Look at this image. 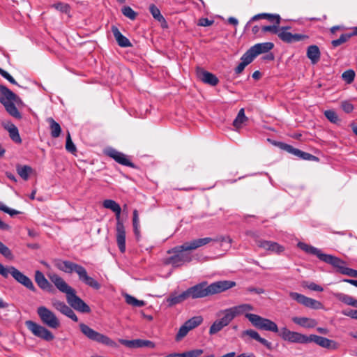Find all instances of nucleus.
<instances>
[{
    "label": "nucleus",
    "mask_w": 357,
    "mask_h": 357,
    "mask_svg": "<svg viewBox=\"0 0 357 357\" xmlns=\"http://www.w3.org/2000/svg\"><path fill=\"white\" fill-rule=\"evenodd\" d=\"M234 286H236V282L229 280H220L209 285H207L206 282H203L188 288L186 291L188 298L196 299L221 293Z\"/></svg>",
    "instance_id": "obj_1"
},
{
    "label": "nucleus",
    "mask_w": 357,
    "mask_h": 357,
    "mask_svg": "<svg viewBox=\"0 0 357 357\" xmlns=\"http://www.w3.org/2000/svg\"><path fill=\"white\" fill-rule=\"evenodd\" d=\"M230 308L235 317L245 314V317L251 322L252 326L257 329L273 333H278L279 331L277 324L271 319L255 314L248 313V312L254 310L253 306L250 304L244 303Z\"/></svg>",
    "instance_id": "obj_2"
},
{
    "label": "nucleus",
    "mask_w": 357,
    "mask_h": 357,
    "mask_svg": "<svg viewBox=\"0 0 357 357\" xmlns=\"http://www.w3.org/2000/svg\"><path fill=\"white\" fill-rule=\"evenodd\" d=\"M49 278L60 291L66 294V300L70 307L81 312L88 313L91 311L89 306L76 295L75 290L61 277L54 273L50 275Z\"/></svg>",
    "instance_id": "obj_3"
},
{
    "label": "nucleus",
    "mask_w": 357,
    "mask_h": 357,
    "mask_svg": "<svg viewBox=\"0 0 357 357\" xmlns=\"http://www.w3.org/2000/svg\"><path fill=\"white\" fill-rule=\"evenodd\" d=\"M54 265L59 270L66 273H76L79 277V280L85 284L95 289H99L100 284L93 278L87 274V271L82 266L68 260H61L56 259L54 260Z\"/></svg>",
    "instance_id": "obj_4"
},
{
    "label": "nucleus",
    "mask_w": 357,
    "mask_h": 357,
    "mask_svg": "<svg viewBox=\"0 0 357 357\" xmlns=\"http://www.w3.org/2000/svg\"><path fill=\"white\" fill-rule=\"evenodd\" d=\"M102 206L107 209H110L115 213L116 225V243L121 252L126 251V229L121 220L120 215L121 212V206L115 201L112 199H105Z\"/></svg>",
    "instance_id": "obj_5"
},
{
    "label": "nucleus",
    "mask_w": 357,
    "mask_h": 357,
    "mask_svg": "<svg viewBox=\"0 0 357 357\" xmlns=\"http://www.w3.org/2000/svg\"><path fill=\"white\" fill-rule=\"evenodd\" d=\"M183 243L181 245L176 246L171 250L167 251L168 254H173L172 256L167 258L165 263L166 264H170L174 267H179L185 263H189L192 261V255L187 252L189 251Z\"/></svg>",
    "instance_id": "obj_6"
},
{
    "label": "nucleus",
    "mask_w": 357,
    "mask_h": 357,
    "mask_svg": "<svg viewBox=\"0 0 357 357\" xmlns=\"http://www.w3.org/2000/svg\"><path fill=\"white\" fill-rule=\"evenodd\" d=\"M0 275L5 278H7L9 275H11L17 282L24 286L28 289L33 292L36 291L32 280L14 266L5 267L0 263Z\"/></svg>",
    "instance_id": "obj_7"
},
{
    "label": "nucleus",
    "mask_w": 357,
    "mask_h": 357,
    "mask_svg": "<svg viewBox=\"0 0 357 357\" xmlns=\"http://www.w3.org/2000/svg\"><path fill=\"white\" fill-rule=\"evenodd\" d=\"M79 326L81 332L90 340L114 348H116L118 347L116 342L112 340L108 336L96 331L88 325L81 323Z\"/></svg>",
    "instance_id": "obj_8"
},
{
    "label": "nucleus",
    "mask_w": 357,
    "mask_h": 357,
    "mask_svg": "<svg viewBox=\"0 0 357 357\" xmlns=\"http://www.w3.org/2000/svg\"><path fill=\"white\" fill-rule=\"evenodd\" d=\"M37 314L42 323L47 327L56 329L60 327L61 323L56 314L45 306H40L37 308Z\"/></svg>",
    "instance_id": "obj_9"
},
{
    "label": "nucleus",
    "mask_w": 357,
    "mask_h": 357,
    "mask_svg": "<svg viewBox=\"0 0 357 357\" xmlns=\"http://www.w3.org/2000/svg\"><path fill=\"white\" fill-rule=\"evenodd\" d=\"M25 324L27 328L38 337L46 341H52L54 338L50 331L33 321H26Z\"/></svg>",
    "instance_id": "obj_10"
},
{
    "label": "nucleus",
    "mask_w": 357,
    "mask_h": 357,
    "mask_svg": "<svg viewBox=\"0 0 357 357\" xmlns=\"http://www.w3.org/2000/svg\"><path fill=\"white\" fill-rule=\"evenodd\" d=\"M280 336L285 341L292 343L308 344L310 343V335L301 334L298 332L291 331L287 328H282Z\"/></svg>",
    "instance_id": "obj_11"
},
{
    "label": "nucleus",
    "mask_w": 357,
    "mask_h": 357,
    "mask_svg": "<svg viewBox=\"0 0 357 357\" xmlns=\"http://www.w3.org/2000/svg\"><path fill=\"white\" fill-rule=\"evenodd\" d=\"M290 26H281L278 34V38L284 43H292L307 38L306 35L299 33H291L289 32Z\"/></svg>",
    "instance_id": "obj_12"
},
{
    "label": "nucleus",
    "mask_w": 357,
    "mask_h": 357,
    "mask_svg": "<svg viewBox=\"0 0 357 357\" xmlns=\"http://www.w3.org/2000/svg\"><path fill=\"white\" fill-rule=\"evenodd\" d=\"M289 296L298 303L303 305L305 307L312 309H320L322 307V304L313 298L305 296V295L296 293L290 292Z\"/></svg>",
    "instance_id": "obj_13"
},
{
    "label": "nucleus",
    "mask_w": 357,
    "mask_h": 357,
    "mask_svg": "<svg viewBox=\"0 0 357 357\" xmlns=\"http://www.w3.org/2000/svg\"><path fill=\"white\" fill-rule=\"evenodd\" d=\"M314 342L317 345L331 350L337 349L339 344L334 340L317 335H310V343Z\"/></svg>",
    "instance_id": "obj_14"
},
{
    "label": "nucleus",
    "mask_w": 357,
    "mask_h": 357,
    "mask_svg": "<svg viewBox=\"0 0 357 357\" xmlns=\"http://www.w3.org/2000/svg\"><path fill=\"white\" fill-rule=\"evenodd\" d=\"M273 47V43L271 42L257 43L251 47L246 52L254 60L258 55L268 52Z\"/></svg>",
    "instance_id": "obj_15"
},
{
    "label": "nucleus",
    "mask_w": 357,
    "mask_h": 357,
    "mask_svg": "<svg viewBox=\"0 0 357 357\" xmlns=\"http://www.w3.org/2000/svg\"><path fill=\"white\" fill-rule=\"evenodd\" d=\"M105 154L107 155H108L109 157L112 158V159H114L116 162H118L122 165H125V166H128V167H134L133 163L130 161V160L127 158V156L124 153L119 152L114 149L109 148V149H106Z\"/></svg>",
    "instance_id": "obj_16"
},
{
    "label": "nucleus",
    "mask_w": 357,
    "mask_h": 357,
    "mask_svg": "<svg viewBox=\"0 0 357 357\" xmlns=\"http://www.w3.org/2000/svg\"><path fill=\"white\" fill-rule=\"evenodd\" d=\"M322 258L323 261L337 268V271L343 275H346L347 271L350 269V268L345 266V262L343 260L333 255L326 254L322 255Z\"/></svg>",
    "instance_id": "obj_17"
},
{
    "label": "nucleus",
    "mask_w": 357,
    "mask_h": 357,
    "mask_svg": "<svg viewBox=\"0 0 357 357\" xmlns=\"http://www.w3.org/2000/svg\"><path fill=\"white\" fill-rule=\"evenodd\" d=\"M52 305L56 310L70 318L73 321L76 322L78 321V318L74 311L64 302L58 300H53L52 301Z\"/></svg>",
    "instance_id": "obj_18"
},
{
    "label": "nucleus",
    "mask_w": 357,
    "mask_h": 357,
    "mask_svg": "<svg viewBox=\"0 0 357 357\" xmlns=\"http://www.w3.org/2000/svg\"><path fill=\"white\" fill-rule=\"evenodd\" d=\"M0 102L3 105L10 102H17L19 98L6 86L0 84Z\"/></svg>",
    "instance_id": "obj_19"
},
{
    "label": "nucleus",
    "mask_w": 357,
    "mask_h": 357,
    "mask_svg": "<svg viewBox=\"0 0 357 357\" xmlns=\"http://www.w3.org/2000/svg\"><path fill=\"white\" fill-rule=\"evenodd\" d=\"M257 243L259 247L267 251L280 253L284 250L283 247L275 242L259 240L257 241Z\"/></svg>",
    "instance_id": "obj_20"
},
{
    "label": "nucleus",
    "mask_w": 357,
    "mask_h": 357,
    "mask_svg": "<svg viewBox=\"0 0 357 357\" xmlns=\"http://www.w3.org/2000/svg\"><path fill=\"white\" fill-rule=\"evenodd\" d=\"M212 241H213V238L209 237L194 239L190 242L184 243L185 245L186 246V248L184 249H188L189 251L196 250Z\"/></svg>",
    "instance_id": "obj_21"
},
{
    "label": "nucleus",
    "mask_w": 357,
    "mask_h": 357,
    "mask_svg": "<svg viewBox=\"0 0 357 357\" xmlns=\"http://www.w3.org/2000/svg\"><path fill=\"white\" fill-rule=\"evenodd\" d=\"M212 241H213V238L209 237L194 239L190 242L184 243L185 245L186 246V248L184 249H188L189 251L196 250Z\"/></svg>",
    "instance_id": "obj_22"
},
{
    "label": "nucleus",
    "mask_w": 357,
    "mask_h": 357,
    "mask_svg": "<svg viewBox=\"0 0 357 357\" xmlns=\"http://www.w3.org/2000/svg\"><path fill=\"white\" fill-rule=\"evenodd\" d=\"M197 76L202 82L211 86H215L218 83V79L215 75L202 69L197 70Z\"/></svg>",
    "instance_id": "obj_23"
},
{
    "label": "nucleus",
    "mask_w": 357,
    "mask_h": 357,
    "mask_svg": "<svg viewBox=\"0 0 357 357\" xmlns=\"http://www.w3.org/2000/svg\"><path fill=\"white\" fill-rule=\"evenodd\" d=\"M291 320L294 324L305 328H314L317 325L315 319L308 317H294Z\"/></svg>",
    "instance_id": "obj_24"
},
{
    "label": "nucleus",
    "mask_w": 357,
    "mask_h": 357,
    "mask_svg": "<svg viewBox=\"0 0 357 357\" xmlns=\"http://www.w3.org/2000/svg\"><path fill=\"white\" fill-rule=\"evenodd\" d=\"M35 281L40 289L51 291L52 286L45 278L44 274L41 271H36L35 272Z\"/></svg>",
    "instance_id": "obj_25"
},
{
    "label": "nucleus",
    "mask_w": 357,
    "mask_h": 357,
    "mask_svg": "<svg viewBox=\"0 0 357 357\" xmlns=\"http://www.w3.org/2000/svg\"><path fill=\"white\" fill-rule=\"evenodd\" d=\"M112 31L113 33V35L118 43V45L120 47H131L132 44L130 42V40L124 36L122 35V33L120 32L119 29L116 26L112 27Z\"/></svg>",
    "instance_id": "obj_26"
},
{
    "label": "nucleus",
    "mask_w": 357,
    "mask_h": 357,
    "mask_svg": "<svg viewBox=\"0 0 357 357\" xmlns=\"http://www.w3.org/2000/svg\"><path fill=\"white\" fill-rule=\"evenodd\" d=\"M320 50L317 45H310L307 50V56L312 64L317 63L320 59Z\"/></svg>",
    "instance_id": "obj_27"
},
{
    "label": "nucleus",
    "mask_w": 357,
    "mask_h": 357,
    "mask_svg": "<svg viewBox=\"0 0 357 357\" xmlns=\"http://www.w3.org/2000/svg\"><path fill=\"white\" fill-rule=\"evenodd\" d=\"M333 295L338 301L357 308V300L354 297L339 292L334 293Z\"/></svg>",
    "instance_id": "obj_28"
},
{
    "label": "nucleus",
    "mask_w": 357,
    "mask_h": 357,
    "mask_svg": "<svg viewBox=\"0 0 357 357\" xmlns=\"http://www.w3.org/2000/svg\"><path fill=\"white\" fill-rule=\"evenodd\" d=\"M188 298L187 291H185L180 294H172L167 298V301L169 305H175L178 303H182L183 301Z\"/></svg>",
    "instance_id": "obj_29"
},
{
    "label": "nucleus",
    "mask_w": 357,
    "mask_h": 357,
    "mask_svg": "<svg viewBox=\"0 0 357 357\" xmlns=\"http://www.w3.org/2000/svg\"><path fill=\"white\" fill-rule=\"evenodd\" d=\"M47 122L50 125L51 136L54 138L59 137L61 132V128L60 125L52 117L47 118Z\"/></svg>",
    "instance_id": "obj_30"
},
{
    "label": "nucleus",
    "mask_w": 357,
    "mask_h": 357,
    "mask_svg": "<svg viewBox=\"0 0 357 357\" xmlns=\"http://www.w3.org/2000/svg\"><path fill=\"white\" fill-rule=\"evenodd\" d=\"M260 19H267L270 22H275V24H280V17L279 15H272L268 13H260L253 16L251 21H256Z\"/></svg>",
    "instance_id": "obj_31"
},
{
    "label": "nucleus",
    "mask_w": 357,
    "mask_h": 357,
    "mask_svg": "<svg viewBox=\"0 0 357 357\" xmlns=\"http://www.w3.org/2000/svg\"><path fill=\"white\" fill-rule=\"evenodd\" d=\"M241 63L235 68L236 74L241 73L245 68L250 64L253 60L252 58L245 52L241 58Z\"/></svg>",
    "instance_id": "obj_32"
},
{
    "label": "nucleus",
    "mask_w": 357,
    "mask_h": 357,
    "mask_svg": "<svg viewBox=\"0 0 357 357\" xmlns=\"http://www.w3.org/2000/svg\"><path fill=\"white\" fill-rule=\"evenodd\" d=\"M16 170L19 176L24 179V181H27L29 175L32 173L33 169L27 165H17Z\"/></svg>",
    "instance_id": "obj_33"
},
{
    "label": "nucleus",
    "mask_w": 357,
    "mask_h": 357,
    "mask_svg": "<svg viewBox=\"0 0 357 357\" xmlns=\"http://www.w3.org/2000/svg\"><path fill=\"white\" fill-rule=\"evenodd\" d=\"M248 121V118L245 115V110L243 108H241L236 119L233 121V126L235 127L236 130H238L241 128H242V125L243 123Z\"/></svg>",
    "instance_id": "obj_34"
},
{
    "label": "nucleus",
    "mask_w": 357,
    "mask_h": 357,
    "mask_svg": "<svg viewBox=\"0 0 357 357\" xmlns=\"http://www.w3.org/2000/svg\"><path fill=\"white\" fill-rule=\"evenodd\" d=\"M3 106L5 107V109L7 111V112L10 116H12L17 119H20L22 118V115H21L20 112L18 111V109H17V107H15V102L7 103L6 105H3Z\"/></svg>",
    "instance_id": "obj_35"
},
{
    "label": "nucleus",
    "mask_w": 357,
    "mask_h": 357,
    "mask_svg": "<svg viewBox=\"0 0 357 357\" xmlns=\"http://www.w3.org/2000/svg\"><path fill=\"white\" fill-rule=\"evenodd\" d=\"M222 313L224 316L219 320L223 324V325L227 326L234 319L235 315L231 308L226 309L222 312Z\"/></svg>",
    "instance_id": "obj_36"
},
{
    "label": "nucleus",
    "mask_w": 357,
    "mask_h": 357,
    "mask_svg": "<svg viewBox=\"0 0 357 357\" xmlns=\"http://www.w3.org/2000/svg\"><path fill=\"white\" fill-rule=\"evenodd\" d=\"M132 225L135 235L137 239H139L140 236L139 219L138 215V211L137 210L133 211Z\"/></svg>",
    "instance_id": "obj_37"
},
{
    "label": "nucleus",
    "mask_w": 357,
    "mask_h": 357,
    "mask_svg": "<svg viewBox=\"0 0 357 357\" xmlns=\"http://www.w3.org/2000/svg\"><path fill=\"white\" fill-rule=\"evenodd\" d=\"M203 321V319L200 316L193 317L192 318L186 321L184 324L188 326L190 331L200 325Z\"/></svg>",
    "instance_id": "obj_38"
},
{
    "label": "nucleus",
    "mask_w": 357,
    "mask_h": 357,
    "mask_svg": "<svg viewBox=\"0 0 357 357\" xmlns=\"http://www.w3.org/2000/svg\"><path fill=\"white\" fill-rule=\"evenodd\" d=\"M280 148L285 150L287 152L294 155L295 156H296L299 158H301L302 152H303L302 151H301L298 149H296L291 145L284 144V143L280 144Z\"/></svg>",
    "instance_id": "obj_39"
},
{
    "label": "nucleus",
    "mask_w": 357,
    "mask_h": 357,
    "mask_svg": "<svg viewBox=\"0 0 357 357\" xmlns=\"http://www.w3.org/2000/svg\"><path fill=\"white\" fill-rule=\"evenodd\" d=\"M280 148L285 150L287 152L294 155L295 156H296L299 158H301L302 152H303L302 151H301L298 149H296L291 145L284 144V143L280 144Z\"/></svg>",
    "instance_id": "obj_40"
},
{
    "label": "nucleus",
    "mask_w": 357,
    "mask_h": 357,
    "mask_svg": "<svg viewBox=\"0 0 357 357\" xmlns=\"http://www.w3.org/2000/svg\"><path fill=\"white\" fill-rule=\"evenodd\" d=\"M126 302L132 306L135 307H142L145 305V302L144 301L137 300L135 297L129 295H125Z\"/></svg>",
    "instance_id": "obj_41"
},
{
    "label": "nucleus",
    "mask_w": 357,
    "mask_h": 357,
    "mask_svg": "<svg viewBox=\"0 0 357 357\" xmlns=\"http://www.w3.org/2000/svg\"><path fill=\"white\" fill-rule=\"evenodd\" d=\"M351 36L352 35L350 33H343L340 36V37L338 39L332 40V45L334 47H337L347 42L351 38Z\"/></svg>",
    "instance_id": "obj_42"
},
{
    "label": "nucleus",
    "mask_w": 357,
    "mask_h": 357,
    "mask_svg": "<svg viewBox=\"0 0 357 357\" xmlns=\"http://www.w3.org/2000/svg\"><path fill=\"white\" fill-rule=\"evenodd\" d=\"M150 12L153 17L159 22H165L164 17L161 15L160 10L154 5L150 6Z\"/></svg>",
    "instance_id": "obj_43"
},
{
    "label": "nucleus",
    "mask_w": 357,
    "mask_h": 357,
    "mask_svg": "<svg viewBox=\"0 0 357 357\" xmlns=\"http://www.w3.org/2000/svg\"><path fill=\"white\" fill-rule=\"evenodd\" d=\"M225 326L218 319L213 322L209 329V333L213 335L221 331Z\"/></svg>",
    "instance_id": "obj_44"
},
{
    "label": "nucleus",
    "mask_w": 357,
    "mask_h": 357,
    "mask_svg": "<svg viewBox=\"0 0 357 357\" xmlns=\"http://www.w3.org/2000/svg\"><path fill=\"white\" fill-rule=\"evenodd\" d=\"M0 253L7 259H13V255L11 250L1 241H0Z\"/></svg>",
    "instance_id": "obj_45"
},
{
    "label": "nucleus",
    "mask_w": 357,
    "mask_h": 357,
    "mask_svg": "<svg viewBox=\"0 0 357 357\" xmlns=\"http://www.w3.org/2000/svg\"><path fill=\"white\" fill-rule=\"evenodd\" d=\"M324 115L331 123H337L340 121L337 114L333 110L325 111Z\"/></svg>",
    "instance_id": "obj_46"
},
{
    "label": "nucleus",
    "mask_w": 357,
    "mask_h": 357,
    "mask_svg": "<svg viewBox=\"0 0 357 357\" xmlns=\"http://www.w3.org/2000/svg\"><path fill=\"white\" fill-rule=\"evenodd\" d=\"M203 354L202 349H194L179 354L180 357H199Z\"/></svg>",
    "instance_id": "obj_47"
},
{
    "label": "nucleus",
    "mask_w": 357,
    "mask_h": 357,
    "mask_svg": "<svg viewBox=\"0 0 357 357\" xmlns=\"http://www.w3.org/2000/svg\"><path fill=\"white\" fill-rule=\"evenodd\" d=\"M121 11L126 17L130 20H135L136 18L137 13L130 6H124Z\"/></svg>",
    "instance_id": "obj_48"
},
{
    "label": "nucleus",
    "mask_w": 357,
    "mask_h": 357,
    "mask_svg": "<svg viewBox=\"0 0 357 357\" xmlns=\"http://www.w3.org/2000/svg\"><path fill=\"white\" fill-rule=\"evenodd\" d=\"M190 331V330L188 329V326L185 324L181 326L176 336V341H179L183 339Z\"/></svg>",
    "instance_id": "obj_49"
},
{
    "label": "nucleus",
    "mask_w": 357,
    "mask_h": 357,
    "mask_svg": "<svg viewBox=\"0 0 357 357\" xmlns=\"http://www.w3.org/2000/svg\"><path fill=\"white\" fill-rule=\"evenodd\" d=\"M52 6L57 10L63 13H68L70 10V6L67 3H64L62 2L56 3L53 4Z\"/></svg>",
    "instance_id": "obj_50"
},
{
    "label": "nucleus",
    "mask_w": 357,
    "mask_h": 357,
    "mask_svg": "<svg viewBox=\"0 0 357 357\" xmlns=\"http://www.w3.org/2000/svg\"><path fill=\"white\" fill-rule=\"evenodd\" d=\"M155 344L153 342L147 340L137 339V348L149 347L154 348Z\"/></svg>",
    "instance_id": "obj_51"
},
{
    "label": "nucleus",
    "mask_w": 357,
    "mask_h": 357,
    "mask_svg": "<svg viewBox=\"0 0 357 357\" xmlns=\"http://www.w3.org/2000/svg\"><path fill=\"white\" fill-rule=\"evenodd\" d=\"M66 150L70 153H75L76 151V147L75 144H73L70 133H68L67 137H66Z\"/></svg>",
    "instance_id": "obj_52"
},
{
    "label": "nucleus",
    "mask_w": 357,
    "mask_h": 357,
    "mask_svg": "<svg viewBox=\"0 0 357 357\" xmlns=\"http://www.w3.org/2000/svg\"><path fill=\"white\" fill-rule=\"evenodd\" d=\"M354 77H355V73L352 70H348L344 72L342 74L343 79L349 84L351 83L354 81Z\"/></svg>",
    "instance_id": "obj_53"
},
{
    "label": "nucleus",
    "mask_w": 357,
    "mask_h": 357,
    "mask_svg": "<svg viewBox=\"0 0 357 357\" xmlns=\"http://www.w3.org/2000/svg\"><path fill=\"white\" fill-rule=\"evenodd\" d=\"M8 133H9V136H10V139L13 142L18 143V144L22 142V139H21V137L19 134L18 128L17 127L15 128H13V130L10 132H9Z\"/></svg>",
    "instance_id": "obj_54"
},
{
    "label": "nucleus",
    "mask_w": 357,
    "mask_h": 357,
    "mask_svg": "<svg viewBox=\"0 0 357 357\" xmlns=\"http://www.w3.org/2000/svg\"><path fill=\"white\" fill-rule=\"evenodd\" d=\"M279 29H280L279 24H277L272 25V26H264L261 28V31L263 32H271L272 33L277 34V35L279 33Z\"/></svg>",
    "instance_id": "obj_55"
},
{
    "label": "nucleus",
    "mask_w": 357,
    "mask_h": 357,
    "mask_svg": "<svg viewBox=\"0 0 357 357\" xmlns=\"http://www.w3.org/2000/svg\"><path fill=\"white\" fill-rule=\"evenodd\" d=\"M242 335H243H243H248L250 337H251L252 339H254V340H255L257 341H258V340L260 337V335H259V333L257 332L255 330H252V329H249V330L244 331L243 332Z\"/></svg>",
    "instance_id": "obj_56"
},
{
    "label": "nucleus",
    "mask_w": 357,
    "mask_h": 357,
    "mask_svg": "<svg viewBox=\"0 0 357 357\" xmlns=\"http://www.w3.org/2000/svg\"><path fill=\"white\" fill-rule=\"evenodd\" d=\"M119 342L129 347V348H137V339L136 340H124V339H119Z\"/></svg>",
    "instance_id": "obj_57"
},
{
    "label": "nucleus",
    "mask_w": 357,
    "mask_h": 357,
    "mask_svg": "<svg viewBox=\"0 0 357 357\" xmlns=\"http://www.w3.org/2000/svg\"><path fill=\"white\" fill-rule=\"evenodd\" d=\"M308 254H311L313 255H316L320 260H323L322 255H325L326 254H324L321 252L320 250L318 248L313 247L311 245V247L309 249V251L307 252Z\"/></svg>",
    "instance_id": "obj_58"
},
{
    "label": "nucleus",
    "mask_w": 357,
    "mask_h": 357,
    "mask_svg": "<svg viewBox=\"0 0 357 357\" xmlns=\"http://www.w3.org/2000/svg\"><path fill=\"white\" fill-rule=\"evenodd\" d=\"M0 75L6 79L8 82L13 84H17L16 81L14 79V78L6 70L0 68Z\"/></svg>",
    "instance_id": "obj_59"
},
{
    "label": "nucleus",
    "mask_w": 357,
    "mask_h": 357,
    "mask_svg": "<svg viewBox=\"0 0 357 357\" xmlns=\"http://www.w3.org/2000/svg\"><path fill=\"white\" fill-rule=\"evenodd\" d=\"M1 126L8 132H10L13 130V128H16V126L13 123H11L10 121H2Z\"/></svg>",
    "instance_id": "obj_60"
},
{
    "label": "nucleus",
    "mask_w": 357,
    "mask_h": 357,
    "mask_svg": "<svg viewBox=\"0 0 357 357\" xmlns=\"http://www.w3.org/2000/svg\"><path fill=\"white\" fill-rule=\"evenodd\" d=\"M1 126L8 132H10L13 130V128H16V126L13 123H11L10 121H2Z\"/></svg>",
    "instance_id": "obj_61"
},
{
    "label": "nucleus",
    "mask_w": 357,
    "mask_h": 357,
    "mask_svg": "<svg viewBox=\"0 0 357 357\" xmlns=\"http://www.w3.org/2000/svg\"><path fill=\"white\" fill-rule=\"evenodd\" d=\"M0 209H1L2 211L9 214L11 217H13V216H14L15 215L21 213L20 211H18L15 210V209L10 208L8 206L0 208Z\"/></svg>",
    "instance_id": "obj_62"
},
{
    "label": "nucleus",
    "mask_w": 357,
    "mask_h": 357,
    "mask_svg": "<svg viewBox=\"0 0 357 357\" xmlns=\"http://www.w3.org/2000/svg\"><path fill=\"white\" fill-rule=\"evenodd\" d=\"M342 108L345 112L349 113L353 111L354 106L350 102L345 101L342 103Z\"/></svg>",
    "instance_id": "obj_63"
},
{
    "label": "nucleus",
    "mask_w": 357,
    "mask_h": 357,
    "mask_svg": "<svg viewBox=\"0 0 357 357\" xmlns=\"http://www.w3.org/2000/svg\"><path fill=\"white\" fill-rule=\"evenodd\" d=\"M213 23V20H210L208 18H201L199 20L198 25L202 26H208Z\"/></svg>",
    "instance_id": "obj_64"
}]
</instances>
